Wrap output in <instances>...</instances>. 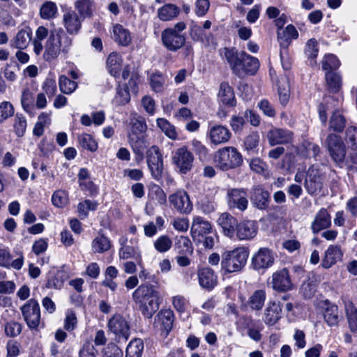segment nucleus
<instances>
[{"mask_svg": "<svg viewBox=\"0 0 357 357\" xmlns=\"http://www.w3.org/2000/svg\"><path fill=\"white\" fill-rule=\"evenodd\" d=\"M73 44V39L61 27L50 30L45 43L43 59L48 62L56 59L60 55L66 58Z\"/></svg>", "mask_w": 357, "mask_h": 357, "instance_id": "1", "label": "nucleus"}, {"mask_svg": "<svg viewBox=\"0 0 357 357\" xmlns=\"http://www.w3.org/2000/svg\"><path fill=\"white\" fill-rule=\"evenodd\" d=\"M132 299L142 315L151 319L160 306V293L149 284L139 285L132 293Z\"/></svg>", "mask_w": 357, "mask_h": 357, "instance_id": "2", "label": "nucleus"}, {"mask_svg": "<svg viewBox=\"0 0 357 357\" xmlns=\"http://www.w3.org/2000/svg\"><path fill=\"white\" fill-rule=\"evenodd\" d=\"M224 56L229 64L233 73L239 77L245 75H254L259 67L258 59L245 52L240 55L233 49L225 48Z\"/></svg>", "mask_w": 357, "mask_h": 357, "instance_id": "3", "label": "nucleus"}, {"mask_svg": "<svg viewBox=\"0 0 357 357\" xmlns=\"http://www.w3.org/2000/svg\"><path fill=\"white\" fill-rule=\"evenodd\" d=\"M186 28L183 22L174 24L173 27L164 29L161 33V41L169 51L176 52L185 45V36L181 32Z\"/></svg>", "mask_w": 357, "mask_h": 357, "instance_id": "4", "label": "nucleus"}, {"mask_svg": "<svg viewBox=\"0 0 357 357\" xmlns=\"http://www.w3.org/2000/svg\"><path fill=\"white\" fill-rule=\"evenodd\" d=\"M214 162L218 169L227 171L241 166L243 158L235 147L225 146L215 152Z\"/></svg>", "mask_w": 357, "mask_h": 357, "instance_id": "5", "label": "nucleus"}, {"mask_svg": "<svg viewBox=\"0 0 357 357\" xmlns=\"http://www.w3.org/2000/svg\"><path fill=\"white\" fill-rule=\"evenodd\" d=\"M248 255V252L242 247L224 252L222 255V269L227 273L241 271L246 264Z\"/></svg>", "mask_w": 357, "mask_h": 357, "instance_id": "6", "label": "nucleus"}, {"mask_svg": "<svg viewBox=\"0 0 357 357\" xmlns=\"http://www.w3.org/2000/svg\"><path fill=\"white\" fill-rule=\"evenodd\" d=\"M27 326L31 330L38 331L44 327L41 321L40 305L35 299H30L20 308Z\"/></svg>", "mask_w": 357, "mask_h": 357, "instance_id": "7", "label": "nucleus"}, {"mask_svg": "<svg viewBox=\"0 0 357 357\" xmlns=\"http://www.w3.org/2000/svg\"><path fill=\"white\" fill-rule=\"evenodd\" d=\"M324 144L327 149L330 157L335 163L341 164L344 162L347 149L340 135L335 133L328 134Z\"/></svg>", "mask_w": 357, "mask_h": 357, "instance_id": "8", "label": "nucleus"}, {"mask_svg": "<svg viewBox=\"0 0 357 357\" xmlns=\"http://www.w3.org/2000/svg\"><path fill=\"white\" fill-rule=\"evenodd\" d=\"M107 326L118 342H126L130 334V325L126 319L120 314L113 315L108 321Z\"/></svg>", "mask_w": 357, "mask_h": 357, "instance_id": "9", "label": "nucleus"}, {"mask_svg": "<svg viewBox=\"0 0 357 357\" xmlns=\"http://www.w3.org/2000/svg\"><path fill=\"white\" fill-rule=\"evenodd\" d=\"M324 176L315 166H311L306 172L304 187L308 194L317 195L324 187Z\"/></svg>", "mask_w": 357, "mask_h": 357, "instance_id": "10", "label": "nucleus"}, {"mask_svg": "<svg viewBox=\"0 0 357 357\" xmlns=\"http://www.w3.org/2000/svg\"><path fill=\"white\" fill-rule=\"evenodd\" d=\"M146 162L153 178L157 181L160 180L163 172V160L158 146H152L148 149Z\"/></svg>", "mask_w": 357, "mask_h": 357, "instance_id": "11", "label": "nucleus"}, {"mask_svg": "<svg viewBox=\"0 0 357 357\" xmlns=\"http://www.w3.org/2000/svg\"><path fill=\"white\" fill-rule=\"evenodd\" d=\"M193 160L194 156L186 146L177 149L172 156L173 163L182 174H186L191 169Z\"/></svg>", "mask_w": 357, "mask_h": 357, "instance_id": "12", "label": "nucleus"}, {"mask_svg": "<svg viewBox=\"0 0 357 357\" xmlns=\"http://www.w3.org/2000/svg\"><path fill=\"white\" fill-rule=\"evenodd\" d=\"M173 322V312L171 310H162L155 316L153 327L161 335L167 337L172 328Z\"/></svg>", "mask_w": 357, "mask_h": 357, "instance_id": "13", "label": "nucleus"}, {"mask_svg": "<svg viewBox=\"0 0 357 357\" xmlns=\"http://www.w3.org/2000/svg\"><path fill=\"white\" fill-rule=\"evenodd\" d=\"M227 204L230 208L241 211L247 209L248 205V193L245 189L233 188L227 192Z\"/></svg>", "mask_w": 357, "mask_h": 357, "instance_id": "14", "label": "nucleus"}, {"mask_svg": "<svg viewBox=\"0 0 357 357\" xmlns=\"http://www.w3.org/2000/svg\"><path fill=\"white\" fill-rule=\"evenodd\" d=\"M170 205L178 213L188 214L192 210V204L188 195L183 190L177 191L169 197Z\"/></svg>", "mask_w": 357, "mask_h": 357, "instance_id": "15", "label": "nucleus"}, {"mask_svg": "<svg viewBox=\"0 0 357 357\" xmlns=\"http://www.w3.org/2000/svg\"><path fill=\"white\" fill-rule=\"evenodd\" d=\"M272 287L280 292L290 291L293 289V283L287 268H282L272 275Z\"/></svg>", "mask_w": 357, "mask_h": 357, "instance_id": "16", "label": "nucleus"}, {"mask_svg": "<svg viewBox=\"0 0 357 357\" xmlns=\"http://www.w3.org/2000/svg\"><path fill=\"white\" fill-rule=\"evenodd\" d=\"M207 136L211 143L217 146L228 142L231 133L226 126L213 125L209 128Z\"/></svg>", "mask_w": 357, "mask_h": 357, "instance_id": "17", "label": "nucleus"}, {"mask_svg": "<svg viewBox=\"0 0 357 357\" xmlns=\"http://www.w3.org/2000/svg\"><path fill=\"white\" fill-rule=\"evenodd\" d=\"M258 225L254 220H243L237 222L235 235L239 240L252 239L257 234Z\"/></svg>", "mask_w": 357, "mask_h": 357, "instance_id": "18", "label": "nucleus"}, {"mask_svg": "<svg viewBox=\"0 0 357 357\" xmlns=\"http://www.w3.org/2000/svg\"><path fill=\"white\" fill-rule=\"evenodd\" d=\"M266 137L271 146L286 144L292 142L293 133L287 129L274 128L267 132Z\"/></svg>", "mask_w": 357, "mask_h": 357, "instance_id": "19", "label": "nucleus"}, {"mask_svg": "<svg viewBox=\"0 0 357 357\" xmlns=\"http://www.w3.org/2000/svg\"><path fill=\"white\" fill-rule=\"evenodd\" d=\"M63 25L68 35H76L82 27L81 17L74 10H68L63 15Z\"/></svg>", "mask_w": 357, "mask_h": 357, "instance_id": "20", "label": "nucleus"}, {"mask_svg": "<svg viewBox=\"0 0 357 357\" xmlns=\"http://www.w3.org/2000/svg\"><path fill=\"white\" fill-rule=\"evenodd\" d=\"M213 228L211 224L205 218L196 216L193 218L191 226V234L194 239L200 241L201 237H204L211 234Z\"/></svg>", "mask_w": 357, "mask_h": 357, "instance_id": "21", "label": "nucleus"}, {"mask_svg": "<svg viewBox=\"0 0 357 357\" xmlns=\"http://www.w3.org/2000/svg\"><path fill=\"white\" fill-rule=\"evenodd\" d=\"M274 263L273 252L268 248H261L252 259V265L255 270L267 268Z\"/></svg>", "mask_w": 357, "mask_h": 357, "instance_id": "22", "label": "nucleus"}, {"mask_svg": "<svg viewBox=\"0 0 357 357\" xmlns=\"http://www.w3.org/2000/svg\"><path fill=\"white\" fill-rule=\"evenodd\" d=\"M281 318L282 306L280 303L268 301L264 312V322L268 326H274Z\"/></svg>", "mask_w": 357, "mask_h": 357, "instance_id": "23", "label": "nucleus"}, {"mask_svg": "<svg viewBox=\"0 0 357 357\" xmlns=\"http://www.w3.org/2000/svg\"><path fill=\"white\" fill-rule=\"evenodd\" d=\"M342 256L343 252L339 245H331L324 252L321 266L325 269H328L340 261Z\"/></svg>", "mask_w": 357, "mask_h": 357, "instance_id": "24", "label": "nucleus"}, {"mask_svg": "<svg viewBox=\"0 0 357 357\" xmlns=\"http://www.w3.org/2000/svg\"><path fill=\"white\" fill-rule=\"evenodd\" d=\"M237 220L229 213L220 214L217 220L218 225L221 227L225 236L231 238L235 236Z\"/></svg>", "mask_w": 357, "mask_h": 357, "instance_id": "25", "label": "nucleus"}, {"mask_svg": "<svg viewBox=\"0 0 357 357\" xmlns=\"http://www.w3.org/2000/svg\"><path fill=\"white\" fill-rule=\"evenodd\" d=\"M32 40V31L29 26L23 28L17 31L10 42L12 47L18 50H24L30 44Z\"/></svg>", "mask_w": 357, "mask_h": 357, "instance_id": "26", "label": "nucleus"}, {"mask_svg": "<svg viewBox=\"0 0 357 357\" xmlns=\"http://www.w3.org/2000/svg\"><path fill=\"white\" fill-rule=\"evenodd\" d=\"M331 225V215L326 208H322L316 214L312 222L311 229L314 234H317L320 231L328 228Z\"/></svg>", "mask_w": 357, "mask_h": 357, "instance_id": "27", "label": "nucleus"}, {"mask_svg": "<svg viewBox=\"0 0 357 357\" xmlns=\"http://www.w3.org/2000/svg\"><path fill=\"white\" fill-rule=\"evenodd\" d=\"M199 282L204 289L211 290L217 284V276L210 268H202L198 271Z\"/></svg>", "mask_w": 357, "mask_h": 357, "instance_id": "28", "label": "nucleus"}, {"mask_svg": "<svg viewBox=\"0 0 357 357\" xmlns=\"http://www.w3.org/2000/svg\"><path fill=\"white\" fill-rule=\"evenodd\" d=\"M270 195L260 186H255L252 190L250 199L255 206L259 209H264L268 206Z\"/></svg>", "mask_w": 357, "mask_h": 357, "instance_id": "29", "label": "nucleus"}, {"mask_svg": "<svg viewBox=\"0 0 357 357\" xmlns=\"http://www.w3.org/2000/svg\"><path fill=\"white\" fill-rule=\"evenodd\" d=\"M119 251V256L121 259H128L132 258L136 261L139 266L142 264V258L141 250L138 246H130L128 245H123Z\"/></svg>", "mask_w": 357, "mask_h": 357, "instance_id": "30", "label": "nucleus"}, {"mask_svg": "<svg viewBox=\"0 0 357 357\" xmlns=\"http://www.w3.org/2000/svg\"><path fill=\"white\" fill-rule=\"evenodd\" d=\"M218 100L223 105L233 107L236 105V98L232 88L227 82L220 84Z\"/></svg>", "mask_w": 357, "mask_h": 357, "instance_id": "31", "label": "nucleus"}, {"mask_svg": "<svg viewBox=\"0 0 357 357\" xmlns=\"http://www.w3.org/2000/svg\"><path fill=\"white\" fill-rule=\"evenodd\" d=\"M112 38L119 45L125 47L128 46L132 40L129 30L119 24L113 26Z\"/></svg>", "mask_w": 357, "mask_h": 357, "instance_id": "32", "label": "nucleus"}, {"mask_svg": "<svg viewBox=\"0 0 357 357\" xmlns=\"http://www.w3.org/2000/svg\"><path fill=\"white\" fill-rule=\"evenodd\" d=\"M128 139L133 152L139 157L142 158L144 155V152L148 146L144 135H135L134 134H128Z\"/></svg>", "mask_w": 357, "mask_h": 357, "instance_id": "33", "label": "nucleus"}, {"mask_svg": "<svg viewBox=\"0 0 357 357\" xmlns=\"http://www.w3.org/2000/svg\"><path fill=\"white\" fill-rule=\"evenodd\" d=\"M347 125V120L339 109L333 112L329 119V129L336 132H342Z\"/></svg>", "mask_w": 357, "mask_h": 357, "instance_id": "34", "label": "nucleus"}, {"mask_svg": "<svg viewBox=\"0 0 357 357\" xmlns=\"http://www.w3.org/2000/svg\"><path fill=\"white\" fill-rule=\"evenodd\" d=\"M180 13V8L174 4L167 3L158 10L157 14L162 21H170L175 19Z\"/></svg>", "mask_w": 357, "mask_h": 357, "instance_id": "35", "label": "nucleus"}, {"mask_svg": "<svg viewBox=\"0 0 357 357\" xmlns=\"http://www.w3.org/2000/svg\"><path fill=\"white\" fill-rule=\"evenodd\" d=\"M324 319L329 326H337L340 321L337 306L330 303L327 305L324 310Z\"/></svg>", "mask_w": 357, "mask_h": 357, "instance_id": "36", "label": "nucleus"}, {"mask_svg": "<svg viewBox=\"0 0 357 357\" xmlns=\"http://www.w3.org/2000/svg\"><path fill=\"white\" fill-rule=\"evenodd\" d=\"M75 8L81 17L89 18L93 15L94 2L91 0H77L75 3Z\"/></svg>", "mask_w": 357, "mask_h": 357, "instance_id": "37", "label": "nucleus"}, {"mask_svg": "<svg viewBox=\"0 0 357 357\" xmlns=\"http://www.w3.org/2000/svg\"><path fill=\"white\" fill-rule=\"evenodd\" d=\"M121 56L116 52H112L107 59V67L109 73L114 77L119 75L121 68Z\"/></svg>", "mask_w": 357, "mask_h": 357, "instance_id": "38", "label": "nucleus"}, {"mask_svg": "<svg viewBox=\"0 0 357 357\" xmlns=\"http://www.w3.org/2000/svg\"><path fill=\"white\" fill-rule=\"evenodd\" d=\"M266 297V296L264 290H256L249 298V306L253 310H261L264 305Z\"/></svg>", "mask_w": 357, "mask_h": 357, "instance_id": "39", "label": "nucleus"}, {"mask_svg": "<svg viewBox=\"0 0 357 357\" xmlns=\"http://www.w3.org/2000/svg\"><path fill=\"white\" fill-rule=\"evenodd\" d=\"M278 95L280 103L285 106L289 102L290 86L287 77H282L278 82Z\"/></svg>", "mask_w": 357, "mask_h": 357, "instance_id": "40", "label": "nucleus"}, {"mask_svg": "<svg viewBox=\"0 0 357 357\" xmlns=\"http://www.w3.org/2000/svg\"><path fill=\"white\" fill-rule=\"evenodd\" d=\"M58 8L52 1H45L40 8V15L44 20H51L56 17Z\"/></svg>", "mask_w": 357, "mask_h": 357, "instance_id": "41", "label": "nucleus"}, {"mask_svg": "<svg viewBox=\"0 0 357 357\" xmlns=\"http://www.w3.org/2000/svg\"><path fill=\"white\" fill-rule=\"evenodd\" d=\"M143 349V341L141 339H134L126 348V357H141Z\"/></svg>", "mask_w": 357, "mask_h": 357, "instance_id": "42", "label": "nucleus"}, {"mask_svg": "<svg viewBox=\"0 0 357 357\" xmlns=\"http://www.w3.org/2000/svg\"><path fill=\"white\" fill-rule=\"evenodd\" d=\"M130 125L129 134H134L135 135H144L147 129L145 121L141 116L131 118Z\"/></svg>", "mask_w": 357, "mask_h": 357, "instance_id": "43", "label": "nucleus"}, {"mask_svg": "<svg viewBox=\"0 0 357 357\" xmlns=\"http://www.w3.org/2000/svg\"><path fill=\"white\" fill-rule=\"evenodd\" d=\"M110 247L109 240L104 236H98L92 241V249L94 252L102 253L106 252Z\"/></svg>", "mask_w": 357, "mask_h": 357, "instance_id": "44", "label": "nucleus"}, {"mask_svg": "<svg viewBox=\"0 0 357 357\" xmlns=\"http://www.w3.org/2000/svg\"><path fill=\"white\" fill-rule=\"evenodd\" d=\"M78 142L79 146L91 152H94L98 149V144L93 137L86 133L82 134L78 136Z\"/></svg>", "mask_w": 357, "mask_h": 357, "instance_id": "45", "label": "nucleus"}, {"mask_svg": "<svg viewBox=\"0 0 357 357\" xmlns=\"http://www.w3.org/2000/svg\"><path fill=\"white\" fill-rule=\"evenodd\" d=\"M172 245V241L167 235L159 236L153 243L154 248L160 253L167 252Z\"/></svg>", "mask_w": 357, "mask_h": 357, "instance_id": "46", "label": "nucleus"}, {"mask_svg": "<svg viewBox=\"0 0 357 357\" xmlns=\"http://www.w3.org/2000/svg\"><path fill=\"white\" fill-rule=\"evenodd\" d=\"M326 80L329 89L332 92H337L341 86V78L340 75L331 71L326 72Z\"/></svg>", "mask_w": 357, "mask_h": 357, "instance_id": "47", "label": "nucleus"}, {"mask_svg": "<svg viewBox=\"0 0 357 357\" xmlns=\"http://www.w3.org/2000/svg\"><path fill=\"white\" fill-rule=\"evenodd\" d=\"M59 84L61 91L66 94L72 93L77 87V82L65 75L60 76Z\"/></svg>", "mask_w": 357, "mask_h": 357, "instance_id": "48", "label": "nucleus"}, {"mask_svg": "<svg viewBox=\"0 0 357 357\" xmlns=\"http://www.w3.org/2000/svg\"><path fill=\"white\" fill-rule=\"evenodd\" d=\"M35 98L33 94L28 89H25L22 95L21 103L26 112H31L34 108Z\"/></svg>", "mask_w": 357, "mask_h": 357, "instance_id": "49", "label": "nucleus"}, {"mask_svg": "<svg viewBox=\"0 0 357 357\" xmlns=\"http://www.w3.org/2000/svg\"><path fill=\"white\" fill-rule=\"evenodd\" d=\"M13 128L18 137H22L26 129V120L22 114H16L14 118Z\"/></svg>", "mask_w": 357, "mask_h": 357, "instance_id": "50", "label": "nucleus"}, {"mask_svg": "<svg viewBox=\"0 0 357 357\" xmlns=\"http://www.w3.org/2000/svg\"><path fill=\"white\" fill-rule=\"evenodd\" d=\"M157 125L167 137L173 139L176 138L177 134L174 127L166 119H158Z\"/></svg>", "mask_w": 357, "mask_h": 357, "instance_id": "51", "label": "nucleus"}, {"mask_svg": "<svg viewBox=\"0 0 357 357\" xmlns=\"http://www.w3.org/2000/svg\"><path fill=\"white\" fill-rule=\"evenodd\" d=\"M340 65V61L334 54L326 55L322 61V68L328 72L338 68Z\"/></svg>", "mask_w": 357, "mask_h": 357, "instance_id": "52", "label": "nucleus"}, {"mask_svg": "<svg viewBox=\"0 0 357 357\" xmlns=\"http://www.w3.org/2000/svg\"><path fill=\"white\" fill-rule=\"evenodd\" d=\"M130 100V96L128 86H119L117 89L116 95L114 100L116 104L123 105L127 104Z\"/></svg>", "mask_w": 357, "mask_h": 357, "instance_id": "53", "label": "nucleus"}, {"mask_svg": "<svg viewBox=\"0 0 357 357\" xmlns=\"http://www.w3.org/2000/svg\"><path fill=\"white\" fill-rule=\"evenodd\" d=\"M259 142V135L257 132H250L244 140V146L247 151H254Z\"/></svg>", "mask_w": 357, "mask_h": 357, "instance_id": "54", "label": "nucleus"}, {"mask_svg": "<svg viewBox=\"0 0 357 357\" xmlns=\"http://www.w3.org/2000/svg\"><path fill=\"white\" fill-rule=\"evenodd\" d=\"M14 114V107L13 105L7 101L0 103V123H3Z\"/></svg>", "mask_w": 357, "mask_h": 357, "instance_id": "55", "label": "nucleus"}, {"mask_svg": "<svg viewBox=\"0 0 357 357\" xmlns=\"http://www.w3.org/2000/svg\"><path fill=\"white\" fill-rule=\"evenodd\" d=\"M193 151L199 155L201 160H204L208 157V149L199 141L193 139L191 142Z\"/></svg>", "mask_w": 357, "mask_h": 357, "instance_id": "56", "label": "nucleus"}, {"mask_svg": "<svg viewBox=\"0 0 357 357\" xmlns=\"http://www.w3.org/2000/svg\"><path fill=\"white\" fill-rule=\"evenodd\" d=\"M52 204L59 208L63 207L68 203V195L63 190L54 192L52 197Z\"/></svg>", "mask_w": 357, "mask_h": 357, "instance_id": "57", "label": "nucleus"}, {"mask_svg": "<svg viewBox=\"0 0 357 357\" xmlns=\"http://www.w3.org/2000/svg\"><path fill=\"white\" fill-rule=\"evenodd\" d=\"M97 207V203L91 200L86 199L81 202L78 205V212L79 215L85 218L88 215L89 211H95Z\"/></svg>", "mask_w": 357, "mask_h": 357, "instance_id": "58", "label": "nucleus"}, {"mask_svg": "<svg viewBox=\"0 0 357 357\" xmlns=\"http://www.w3.org/2000/svg\"><path fill=\"white\" fill-rule=\"evenodd\" d=\"M278 40L281 47L280 55L281 59H282L283 54L287 51V49L291 44L292 40L289 38L282 30H280L278 31Z\"/></svg>", "mask_w": 357, "mask_h": 357, "instance_id": "59", "label": "nucleus"}, {"mask_svg": "<svg viewBox=\"0 0 357 357\" xmlns=\"http://www.w3.org/2000/svg\"><path fill=\"white\" fill-rule=\"evenodd\" d=\"M346 141L351 149L357 151V128L354 127L347 128Z\"/></svg>", "mask_w": 357, "mask_h": 357, "instance_id": "60", "label": "nucleus"}, {"mask_svg": "<svg viewBox=\"0 0 357 357\" xmlns=\"http://www.w3.org/2000/svg\"><path fill=\"white\" fill-rule=\"evenodd\" d=\"M318 43L314 38H311L307 40L305 53L308 58L314 59L318 54Z\"/></svg>", "mask_w": 357, "mask_h": 357, "instance_id": "61", "label": "nucleus"}, {"mask_svg": "<svg viewBox=\"0 0 357 357\" xmlns=\"http://www.w3.org/2000/svg\"><path fill=\"white\" fill-rule=\"evenodd\" d=\"M97 355V349L90 342H85L79 352V357H96Z\"/></svg>", "mask_w": 357, "mask_h": 357, "instance_id": "62", "label": "nucleus"}, {"mask_svg": "<svg viewBox=\"0 0 357 357\" xmlns=\"http://www.w3.org/2000/svg\"><path fill=\"white\" fill-rule=\"evenodd\" d=\"M103 357H123L122 350L116 344H108L103 351Z\"/></svg>", "mask_w": 357, "mask_h": 357, "instance_id": "63", "label": "nucleus"}, {"mask_svg": "<svg viewBox=\"0 0 357 357\" xmlns=\"http://www.w3.org/2000/svg\"><path fill=\"white\" fill-rule=\"evenodd\" d=\"M349 326L351 332L357 331V308H351L347 312Z\"/></svg>", "mask_w": 357, "mask_h": 357, "instance_id": "64", "label": "nucleus"}]
</instances>
